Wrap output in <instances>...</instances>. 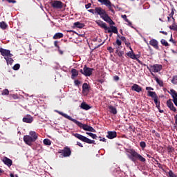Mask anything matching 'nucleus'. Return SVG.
<instances>
[{"instance_id":"58","label":"nucleus","mask_w":177,"mask_h":177,"mask_svg":"<svg viewBox=\"0 0 177 177\" xmlns=\"http://www.w3.org/2000/svg\"><path fill=\"white\" fill-rule=\"evenodd\" d=\"M77 146H79L80 147H84V145H82L81 144V142H77Z\"/></svg>"},{"instance_id":"53","label":"nucleus","mask_w":177,"mask_h":177,"mask_svg":"<svg viewBox=\"0 0 177 177\" xmlns=\"http://www.w3.org/2000/svg\"><path fill=\"white\" fill-rule=\"evenodd\" d=\"M99 138H100V142H106V138H102V137H99Z\"/></svg>"},{"instance_id":"57","label":"nucleus","mask_w":177,"mask_h":177,"mask_svg":"<svg viewBox=\"0 0 177 177\" xmlns=\"http://www.w3.org/2000/svg\"><path fill=\"white\" fill-rule=\"evenodd\" d=\"M174 11H172L171 12V14L169 15V16H170V17H172L173 20H175V19H174Z\"/></svg>"},{"instance_id":"35","label":"nucleus","mask_w":177,"mask_h":177,"mask_svg":"<svg viewBox=\"0 0 177 177\" xmlns=\"http://www.w3.org/2000/svg\"><path fill=\"white\" fill-rule=\"evenodd\" d=\"M43 143L46 146H50V145H52V142L49 139H44Z\"/></svg>"},{"instance_id":"12","label":"nucleus","mask_w":177,"mask_h":177,"mask_svg":"<svg viewBox=\"0 0 177 177\" xmlns=\"http://www.w3.org/2000/svg\"><path fill=\"white\" fill-rule=\"evenodd\" d=\"M59 153H62L64 157H70L71 156V149L68 147H65Z\"/></svg>"},{"instance_id":"27","label":"nucleus","mask_w":177,"mask_h":177,"mask_svg":"<svg viewBox=\"0 0 177 177\" xmlns=\"http://www.w3.org/2000/svg\"><path fill=\"white\" fill-rule=\"evenodd\" d=\"M80 108L82 109V110H89L91 109V106L86 102H82L80 105Z\"/></svg>"},{"instance_id":"25","label":"nucleus","mask_w":177,"mask_h":177,"mask_svg":"<svg viewBox=\"0 0 177 177\" xmlns=\"http://www.w3.org/2000/svg\"><path fill=\"white\" fill-rule=\"evenodd\" d=\"M29 135L35 142L38 139V134L35 131H30Z\"/></svg>"},{"instance_id":"50","label":"nucleus","mask_w":177,"mask_h":177,"mask_svg":"<svg viewBox=\"0 0 177 177\" xmlns=\"http://www.w3.org/2000/svg\"><path fill=\"white\" fill-rule=\"evenodd\" d=\"M8 3H16V0H6Z\"/></svg>"},{"instance_id":"31","label":"nucleus","mask_w":177,"mask_h":177,"mask_svg":"<svg viewBox=\"0 0 177 177\" xmlns=\"http://www.w3.org/2000/svg\"><path fill=\"white\" fill-rule=\"evenodd\" d=\"M64 35L62 32H57L53 37V39H60V38H63Z\"/></svg>"},{"instance_id":"1","label":"nucleus","mask_w":177,"mask_h":177,"mask_svg":"<svg viewBox=\"0 0 177 177\" xmlns=\"http://www.w3.org/2000/svg\"><path fill=\"white\" fill-rule=\"evenodd\" d=\"M57 113H58V114H59V115H62V117H64V118H66L67 120H69V121H72V122H74L75 124H76V125H77V127H79V128H81V129H84V131H88V132H96V130L95 129H93V127L86 124H82L81 122L73 119V118H71V116L62 112L59 111H57Z\"/></svg>"},{"instance_id":"18","label":"nucleus","mask_w":177,"mask_h":177,"mask_svg":"<svg viewBox=\"0 0 177 177\" xmlns=\"http://www.w3.org/2000/svg\"><path fill=\"white\" fill-rule=\"evenodd\" d=\"M23 122H26V124H31L32 121H34V118L30 115H28L23 118L22 119Z\"/></svg>"},{"instance_id":"30","label":"nucleus","mask_w":177,"mask_h":177,"mask_svg":"<svg viewBox=\"0 0 177 177\" xmlns=\"http://www.w3.org/2000/svg\"><path fill=\"white\" fill-rule=\"evenodd\" d=\"M4 59L6 60L7 64H10V66H12V64H13V62H15L12 57H4Z\"/></svg>"},{"instance_id":"60","label":"nucleus","mask_w":177,"mask_h":177,"mask_svg":"<svg viewBox=\"0 0 177 177\" xmlns=\"http://www.w3.org/2000/svg\"><path fill=\"white\" fill-rule=\"evenodd\" d=\"M114 80H115V81H118V80H120V77H118V76H115V77H114Z\"/></svg>"},{"instance_id":"14","label":"nucleus","mask_w":177,"mask_h":177,"mask_svg":"<svg viewBox=\"0 0 177 177\" xmlns=\"http://www.w3.org/2000/svg\"><path fill=\"white\" fill-rule=\"evenodd\" d=\"M111 32H113V34H118V29L114 26H111L109 27V29L105 31V34H111Z\"/></svg>"},{"instance_id":"24","label":"nucleus","mask_w":177,"mask_h":177,"mask_svg":"<svg viewBox=\"0 0 177 177\" xmlns=\"http://www.w3.org/2000/svg\"><path fill=\"white\" fill-rule=\"evenodd\" d=\"M108 109L111 113V114H113V115H115L117 114V108L114 107L113 106H109Z\"/></svg>"},{"instance_id":"26","label":"nucleus","mask_w":177,"mask_h":177,"mask_svg":"<svg viewBox=\"0 0 177 177\" xmlns=\"http://www.w3.org/2000/svg\"><path fill=\"white\" fill-rule=\"evenodd\" d=\"M127 55L130 57V59H133V60H138V58L136 57V55L133 53L132 51H129L127 53Z\"/></svg>"},{"instance_id":"64","label":"nucleus","mask_w":177,"mask_h":177,"mask_svg":"<svg viewBox=\"0 0 177 177\" xmlns=\"http://www.w3.org/2000/svg\"><path fill=\"white\" fill-rule=\"evenodd\" d=\"M128 23V26H129L130 27H132V22H131L129 20L127 22Z\"/></svg>"},{"instance_id":"61","label":"nucleus","mask_w":177,"mask_h":177,"mask_svg":"<svg viewBox=\"0 0 177 177\" xmlns=\"http://www.w3.org/2000/svg\"><path fill=\"white\" fill-rule=\"evenodd\" d=\"M124 55V52H119L118 53V56H120V57H121V56H122Z\"/></svg>"},{"instance_id":"49","label":"nucleus","mask_w":177,"mask_h":177,"mask_svg":"<svg viewBox=\"0 0 177 177\" xmlns=\"http://www.w3.org/2000/svg\"><path fill=\"white\" fill-rule=\"evenodd\" d=\"M74 84L76 86H79L80 84H81V82H80V80H75L74 81Z\"/></svg>"},{"instance_id":"36","label":"nucleus","mask_w":177,"mask_h":177,"mask_svg":"<svg viewBox=\"0 0 177 177\" xmlns=\"http://www.w3.org/2000/svg\"><path fill=\"white\" fill-rule=\"evenodd\" d=\"M160 43L162 45H163V46H169V44H168V41H167L166 39H162L160 40Z\"/></svg>"},{"instance_id":"20","label":"nucleus","mask_w":177,"mask_h":177,"mask_svg":"<svg viewBox=\"0 0 177 177\" xmlns=\"http://www.w3.org/2000/svg\"><path fill=\"white\" fill-rule=\"evenodd\" d=\"M131 91H134L135 92H138V93H139L140 92H142V87L136 84H134L131 86Z\"/></svg>"},{"instance_id":"47","label":"nucleus","mask_w":177,"mask_h":177,"mask_svg":"<svg viewBox=\"0 0 177 177\" xmlns=\"http://www.w3.org/2000/svg\"><path fill=\"white\" fill-rule=\"evenodd\" d=\"M107 50H109V52L110 53H114V48H113V47H111V46L108 47Z\"/></svg>"},{"instance_id":"54","label":"nucleus","mask_w":177,"mask_h":177,"mask_svg":"<svg viewBox=\"0 0 177 177\" xmlns=\"http://www.w3.org/2000/svg\"><path fill=\"white\" fill-rule=\"evenodd\" d=\"M146 91H154V88L153 87H146Z\"/></svg>"},{"instance_id":"59","label":"nucleus","mask_w":177,"mask_h":177,"mask_svg":"<svg viewBox=\"0 0 177 177\" xmlns=\"http://www.w3.org/2000/svg\"><path fill=\"white\" fill-rule=\"evenodd\" d=\"M174 119H175V124L177 127V114L174 116Z\"/></svg>"},{"instance_id":"46","label":"nucleus","mask_w":177,"mask_h":177,"mask_svg":"<svg viewBox=\"0 0 177 177\" xmlns=\"http://www.w3.org/2000/svg\"><path fill=\"white\" fill-rule=\"evenodd\" d=\"M176 81H177V75H175L173 77L171 80V82L172 84H176Z\"/></svg>"},{"instance_id":"43","label":"nucleus","mask_w":177,"mask_h":177,"mask_svg":"<svg viewBox=\"0 0 177 177\" xmlns=\"http://www.w3.org/2000/svg\"><path fill=\"white\" fill-rule=\"evenodd\" d=\"M12 68H13V70H15L16 71L19 70V68H20V65L19 64H16L15 65H14Z\"/></svg>"},{"instance_id":"11","label":"nucleus","mask_w":177,"mask_h":177,"mask_svg":"<svg viewBox=\"0 0 177 177\" xmlns=\"http://www.w3.org/2000/svg\"><path fill=\"white\" fill-rule=\"evenodd\" d=\"M169 95L173 97V102L177 107V92L174 89L171 88L170 91H167Z\"/></svg>"},{"instance_id":"51","label":"nucleus","mask_w":177,"mask_h":177,"mask_svg":"<svg viewBox=\"0 0 177 177\" xmlns=\"http://www.w3.org/2000/svg\"><path fill=\"white\" fill-rule=\"evenodd\" d=\"M91 6H92V4L91 3H88V4L85 5L86 9H89V8H91Z\"/></svg>"},{"instance_id":"55","label":"nucleus","mask_w":177,"mask_h":177,"mask_svg":"<svg viewBox=\"0 0 177 177\" xmlns=\"http://www.w3.org/2000/svg\"><path fill=\"white\" fill-rule=\"evenodd\" d=\"M120 39H121L122 41H123V42H125V41H127V38H125V37H124V36H122V37H120Z\"/></svg>"},{"instance_id":"33","label":"nucleus","mask_w":177,"mask_h":177,"mask_svg":"<svg viewBox=\"0 0 177 177\" xmlns=\"http://www.w3.org/2000/svg\"><path fill=\"white\" fill-rule=\"evenodd\" d=\"M105 6H107L112 13H114V9H113V6H114V5H112L111 1H109V4H105Z\"/></svg>"},{"instance_id":"17","label":"nucleus","mask_w":177,"mask_h":177,"mask_svg":"<svg viewBox=\"0 0 177 177\" xmlns=\"http://www.w3.org/2000/svg\"><path fill=\"white\" fill-rule=\"evenodd\" d=\"M149 45H151V46H153V48H154V49H156L157 50L160 49V47L158 46V41L156 40V39H151L149 41Z\"/></svg>"},{"instance_id":"6","label":"nucleus","mask_w":177,"mask_h":177,"mask_svg":"<svg viewBox=\"0 0 177 177\" xmlns=\"http://www.w3.org/2000/svg\"><path fill=\"white\" fill-rule=\"evenodd\" d=\"M88 12H89L90 13H92L93 15H99V16H100L102 19L106 10H103V8H102L101 7H96L95 10L94 9L88 10Z\"/></svg>"},{"instance_id":"32","label":"nucleus","mask_w":177,"mask_h":177,"mask_svg":"<svg viewBox=\"0 0 177 177\" xmlns=\"http://www.w3.org/2000/svg\"><path fill=\"white\" fill-rule=\"evenodd\" d=\"M73 24L75 27H77V28H84V27H85V24L80 23V21L75 22Z\"/></svg>"},{"instance_id":"9","label":"nucleus","mask_w":177,"mask_h":177,"mask_svg":"<svg viewBox=\"0 0 177 177\" xmlns=\"http://www.w3.org/2000/svg\"><path fill=\"white\" fill-rule=\"evenodd\" d=\"M50 5L54 9H62L63 8V3L59 0H53L50 2Z\"/></svg>"},{"instance_id":"19","label":"nucleus","mask_w":177,"mask_h":177,"mask_svg":"<svg viewBox=\"0 0 177 177\" xmlns=\"http://www.w3.org/2000/svg\"><path fill=\"white\" fill-rule=\"evenodd\" d=\"M167 106L170 109L171 111H174V113L176 112V108L175 106H174V103H172V101L171 100H169L167 101Z\"/></svg>"},{"instance_id":"15","label":"nucleus","mask_w":177,"mask_h":177,"mask_svg":"<svg viewBox=\"0 0 177 177\" xmlns=\"http://www.w3.org/2000/svg\"><path fill=\"white\" fill-rule=\"evenodd\" d=\"M96 24L99 26L101 28H103L105 31H107L109 30V27H107V24L106 23L103 22V21L97 20L95 21Z\"/></svg>"},{"instance_id":"41","label":"nucleus","mask_w":177,"mask_h":177,"mask_svg":"<svg viewBox=\"0 0 177 177\" xmlns=\"http://www.w3.org/2000/svg\"><path fill=\"white\" fill-rule=\"evenodd\" d=\"M140 146L142 149V150L146 147V142L144 141H141L140 142Z\"/></svg>"},{"instance_id":"39","label":"nucleus","mask_w":177,"mask_h":177,"mask_svg":"<svg viewBox=\"0 0 177 177\" xmlns=\"http://www.w3.org/2000/svg\"><path fill=\"white\" fill-rule=\"evenodd\" d=\"M1 95H2L3 96H4L5 95H9V90H8V88H6V89L3 90V91H2V93H1Z\"/></svg>"},{"instance_id":"34","label":"nucleus","mask_w":177,"mask_h":177,"mask_svg":"<svg viewBox=\"0 0 177 177\" xmlns=\"http://www.w3.org/2000/svg\"><path fill=\"white\" fill-rule=\"evenodd\" d=\"M0 28H1L2 30H6V28H8V24H6L5 21L0 22Z\"/></svg>"},{"instance_id":"22","label":"nucleus","mask_w":177,"mask_h":177,"mask_svg":"<svg viewBox=\"0 0 177 177\" xmlns=\"http://www.w3.org/2000/svg\"><path fill=\"white\" fill-rule=\"evenodd\" d=\"M71 79L72 80H75V77H78V71L75 68H73L71 71Z\"/></svg>"},{"instance_id":"7","label":"nucleus","mask_w":177,"mask_h":177,"mask_svg":"<svg viewBox=\"0 0 177 177\" xmlns=\"http://www.w3.org/2000/svg\"><path fill=\"white\" fill-rule=\"evenodd\" d=\"M147 69L151 73H158L162 70V65L161 64H153V65H149V67L147 66Z\"/></svg>"},{"instance_id":"63","label":"nucleus","mask_w":177,"mask_h":177,"mask_svg":"<svg viewBox=\"0 0 177 177\" xmlns=\"http://www.w3.org/2000/svg\"><path fill=\"white\" fill-rule=\"evenodd\" d=\"M10 177H19L17 175H15V174H10Z\"/></svg>"},{"instance_id":"13","label":"nucleus","mask_w":177,"mask_h":177,"mask_svg":"<svg viewBox=\"0 0 177 177\" xmlns=\"http://www.w3.org/2000/svg\"><path fill=\"white\" fill-rule=\"evenodd\" d=\"M24 142L26 143V145H28V146H32V142H35L32 137L30 136H24Z\"/></svg>"},{"instance_id":"23","label":"nucleus","mask_w":177,"mask_h":177,"mask_svg":"<svg viewBox=\"0 0 177 177\" xmlns=\"http://www.w3.org/2000/svg\"><path fill=\"white\" fill-rule=\"evenodd\" d=\"M151 75L154 77L155 81H156L157 84H158V85H160V86H164V82H162V80H160V79H158V77H157L156 76V75H154V73H151Z\"/></svg>"},{"instance_id":"45","label":"nucleus","mask_w":177,"mask_h":177,"mask_svg":"<svg viewBox=\"0 0 177 177\" xmlns=\"http://www.w3.org/2000/svg\"><path fill=\"white\" fill-rule=\"evenodd\" d=\"M168 153H174V147L169 146L167 147Z\"/></svg>"},{"instance_id":"2","label":"nucleus","mask_w":177,"mask_h":177,"mask_svg":"<svg viewBox=\"0 0 177 177\" xmlns=\"http://www.w3.org/2000/svg\"><path fill=\"white\" fill-rule=\"evenodd\" d=\"M127 153H128L127 156L133 161V162H135L136 161H140V162H146V158H145L142 155L139 154L135 149H127Z\"/></svg>"},{"instance_id":"3","label":"nucleus","mask_w":177,"mask_h":177,"mask_svg":"<svg viewBox=\"0 0 177 177\" xmlns=\"http://www.w3.org/2000/svg\"><path fill=\"white\" fill-rule=\"evenodd\" d=\"M75 138H77V139H79V140H81L82 142H84V143H88V145H96V142H95V140H91L78 133H73V134Z\"/></svg>"},{"instance_id":"21","label":"nucleus","mask_w":177,"mask_h":177,"mask_svg":"<svg viewBox=\"0 0 177 177\" xmlns=\"http://www.w3.org/2000/svg\"><path fill=\"white\" fill-rule=\"evenodd\" d=\"M108 139H114V138H117V132L115 131H108V135L106 136Z\"/></svg>"},{"instance_id":"62","label":"nucleus","mask_w":177,"mask_h":177,"mask_svg":"<svg viewBox=\"0 0 177 177\" xmlns=\"http://www.w3.org/2000/svg\"><path fill=\"white\" fill-rule=\"evenodd\" d=\"M3 172H5V171H3V169L0 168V176L2 175V174H3Z\"/></svg>"},{"instance_id":"37","label":"nucleus","mask_w":177,"mask_h":177,"mask_svg":"<svg viewBox=\"0 0 177 177\" xmlns=\"http://www.w3.org/2000/svg\"><path fill=\"white\" fill-rule=\"evenodd\" d=\"M97 1L102 5H109V3H110V0H97Z\"/></svg>"},{"instance_id":"4","label":"nucleus","mask_w":177,"mask_h":177,"mask_svg":"<svg viewBox=\"0 0 177 177\" xmlns=\"http://www.w3.org/2000/svg\"><path fill=\"white\" fill-rule=\"evenodd\" d=\"M93 71H95V68H89L86 65H84L83 69L80 70V73L85 77H91L93 74Z\"/></svg>"},{"instance_id":"10","label":"nucleus","mask_w":177,"mask_h":177,"mask_svg":"<svg viewBox=\"0 0 177 177\" xmlns=\"http://www.w3.org/2000/svg\"><path fill=\"white\" fill-rule=\"evenodd\" d=\"M0 53L3 57H13V54L10 53V50L0 48Z\"/></svg>"},{"instance_id":"52","label":"nucleus","mask_w":177,"mask_h":177,"mask_svg":"<svg viewBox=\"0 0 177 177\" xmlns=\"http://www.w3.org/2000/svg\"><path fill=\"white\" fill-rule=\"evenodd\" d=\"M169 42H172V44H176V41H175V40H174V39H172V35H171V38L169 39Z\"/></svg>"},{"instance_id":"56","label":"nucleus","mask_w":177,"mask_h":177,"mask_svg":"<svg viewBox=\"0 0 177 177\" xmlns=\"http://www.w3.org/2000/svg\"><path fill=\"white\" fill-rule=\"evenodd\" d=\"M160 34H163L164 35H168V32L165 31H160Z\"/></svg>"},{"instance_id":"44","label":"nucleus","mask_w":177,"mask_h":177,"mask_svg":"<svg viewBox=\"0 0 177 177\" xmlns=\"http://www.w3.org/2000/svg\"><path fill=\"white\" fill-rule=\"evenodd\" d=\"M168 174L169 177H176V176L175 175V174H174V171H172V170H169Z\"/></svg>"},{"instance_id":"40","label":"nucleus","mask_w":177,"mask_h":177,"mask_svg":"<svg viewBox=\"0 0 177 177\" xmlns=\"http://www.w3.org/2000/svg\"><path fill=\"white\" fill-rule=\"evenodd\" d=\"M170 30H173V31H177V25L174 24L169 26Z\"/></svg>"},{"instance_id":"42","label":"nucleus","mask_w":177,"mask_h":177,"mask_svg":"<svg viewBox=\"0 0 177 177\" xmlns=\"http://www.w3.org/2000/svg\"><path fill=\"white\" fill-rule=\"evenodd\" d=\"M121 44H122V42L121 41V40H119L118 39H116V42L113 43V45H118V46H121Z\"/></svg>"},{"instance_id":"48","label":"nucleus","mask_w":177,"mask_h":177,"mask_svg":"<svg viewBox=\"0 0 177 177\" xmlns=\"http://www.w3.org/2000/svg\"><path fill=\"white\" fill-rule=\"evenodd\" d=\"M121 17H122V19H124V20L126 22H129V19H128V18H127V15H122Z\"/></svg>"},{"instance_id":"38","label":"nucleus","mask_w":177,"mask_h":177,"mask_svg":"<svg viewBox=\"0 0 177 177\" xmlns=\"http://www.w3.org/2000/svg\"><path fill=\"white\" fill-rule=\"evenodd\" d=\"M86 135H88V136H91V138H92V139H96V138H97V136L96 134H94L93 133H86Z\"/></svg>"},{"instance_id":"28","label":"nucleus","mask_w":177,"mask_h":177,"mask_svg":"<svg viewBox=\"0 0 177 177\" xmlns=\"http://www.w3.org/2000/svg\"><path fill=\"white\" fill-rule=\"evenodd\" d=\"M86 92H89V86H88V83H84L82 85V93H85Z\"/></svg>"},{"instance_id":"29","label":"nucleus","mask_w":177,"mask_h":177,"mask_svg":"<svg viewBox=\"0 0 177 177\" xmlns=\"http://www.w3.org/2000/svg\"><path fill=\"white\" fill-rule=\"evenodd\" d=\"M58 44H59L58 41H54V46H55V48H57L58 49V52H59V55H63L64 53V52L60 49V46H59Z\"/></svg>"},{"instance_id":"16","label":"nucleus","mask_w":177,"mask_h":177,"mask_svg":"<svg viewBox=\"0 0 177 177\" xmlns=\"http://www.w3.org/2000/svg\"><path fill=\"white\" fill-rule=\"evenodd\" d=\"M2 162H3V164H5V165H7V167H12V165H13V160L8 157H4L2 159Z\"/></svg>"},{"instance_id":"8","label":"nucleus","mask_w":177,"mask_h":177,"mask_svg":"<svg viewBox=\"0 0 177 177\" xmlns=\"http://www.w3.org/2000/svg\"><path fill=\"white\" fill-rule=\"evenodd\" d=\"M102 19L106 21V23H109L110 26L115 25V23L113 22V19H111V18L109 16V14L106 12V11L102 15Z\"/></svg>"},{"instance_id":"5","label":"nucleus","mask_w":177,"mask_h":177,"mask_svg":"<svg viewBox=\"0 0 177 177\" xmlns=\"http://www.w3.org/2000/svg\"><path fill=\"white\" fill-rule=\"evenodd\" d=\"M147 95L149 96L150 97H152L156 106V108L160 109V100H158V96L157 95V93H156V92L154 91H148Z\"/></svg>"}]
</instances>
